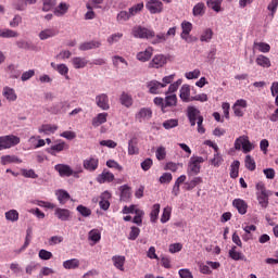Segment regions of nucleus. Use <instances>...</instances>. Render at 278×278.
Returning a JSON list of instances; mask_svg holds the SVG:
<instances>
[{"label": "nucleus", "mask_w": 278, "mask_h": 278, "mask_svg": "<svg viewBox=\"0 0 278 278\" xmlns=\"http://www.w3.org/2000/svg\"><path fill=\"white\" fill-rule=\"evenodd\" d=\"M147 88L150 94H160L162 92V88H164V85L157 80H151L147 83Z\"/></svg>", "instance_id": "nucleus-15"}, {"label": "nucleus", "mask_w": 278, "mask_h": 278, "mask_svg": "<svg viewBox=\"0 0 278 278\" xmlns=\"http://www.w3.org/2000/svg\"><path fill=\"white\" fill-rule=\"evenodd\" d=\"M54 170H58L60 177H73V168H71V165L58 164L54 166Z\"/></svg>", "instance_id": "nucleus-14"}, {"label": "nucleus", "mask_w": 278, "mask_h": 278, "mask_svg": "<svg viewBox=\"0 0 278 278\" xmlns=\"http://www.w3.org/2000/svg\"><path fill=\"white\" fill-rule=\"evenodd\" d=\"M239 173H240V161H233L230 165L231 179H238Z\"/></svg>", "instance_id": "nucleus-39"}, {"label": "nucleus", "mask_w": 278, "mask_h": 278, "mask_svg": "<svg viewBox=\"0 0 278 278\" xmlns=\"http://www.w3.org/2000/svg\"><path fill=\"white\" fill-rule=\"evenodd\" d=\"M153 56V48L148 47L144 51L138 52L136 58L139 62H149Z\"/></svg>", "instance_id": "nucleus-17"}, {"label": "nucleus", "mask_w": 278, "mask_h": 278, "mask_svg": "<svg viewBox=\"0 0 278 278\" xmlns=\"http://www.w3.org/2000/svg\"><path fill=\"white\" fill-rule=\"evenodd\" d=\"M210 163L212 166H215V168H218V166L223 164V156L218 152H216Z\"/></svg>", "instance_id": "nucleus-55"}, {"label": "nucleus", "mask_w": 278, "mask_h": 278, "mask_svg": "<svg viewBox=\"0 0 278 278\" xmlns=\"http://www.w3.org/2000/svg\"><path fill=\"white\" fill-rule=\"evenodd\" d=\"M236 151H243V153H251L253 151V144L249 140V136H240L235 140Z\"/></svg>", "instance_id": "nucleus-4"}, {"label": "nucleus", "mask_w": 278, "mask_h": 278, "mask_svg": "<svg viewBox=\"0 0 278 278\" xmlns=\"http://www.w3.org/2000/svg\"><path fill=\"white\" fill-rule=\"evenodd\" d=\"M16 144H21V138L17 136L7 135L0 137V151L12 149V147H16Z\"/></svg>", "instance_id": "nucleus-3"}, {"label": "nucleus", "mask_w": 278, "mask_h": 278, "mask_svg": "<svg viewBox=\"0 0 278 278\" xmlns=\"http://www.w3.org/2000/svg\"><path fill=\"white\" fill-rule=\"evenodd\" d=\"M5 218L11 223H16V220H18V211L10 210L9 212L5 213Z\"/></svg>", "instance_id": "nucleus-50"}, {"label": "nucleus", "mask_w": 278, "mask_h": 278, "mask_svg": "<svg viewBox=\"0 0 278 278\" xmlns=\"http://www.w3.org/2000/svg\"><path fill=\"white\" fill-rule=\"evenodd\" d=\"M54 216L59 220H62L63 223H66V222L71 220L72 213H71V210H68V208L55 207L54 208Z\"/></svg>", "instance_id": "nucleus-7"}, {"label": "nucleus", "mask_w": 278, "mask_h": 278, "mask_svg": "<svg viewBox=\"0 0 278 278\" xmlns=\"http://www.w3.org/2000/svg\"><path fill=\"white\" fill-rule=\"evenodd\" d=\"M71 4L66 2H61L58 7L54 8V16H64L68 12Z\"/></svg>", "instance_id": "nucleus-22"}, {"label": "nucleus", "mask_w": 278, "mask_h": 278, "mask_svg": "<svg viewBox=\"0 0 278 278\" xmlns=\"http://www.w3.org/2000/svg\"><path fill=\"white\" fill-rule=\"evenodd\" d=\"M112 262L117 270H125V256L115 255L112 257Z\"/></svg>", "instance_id": "nucleus-34"}, {"label": "nucleus", "mask_w": 278, "mask_h": 278, "mask_svg": "<svg viewBox=\"0 0 278 278\" xmlns=\"http://www.w3.org/2000/svg\"><path fill=\"white\" fill-rule=\"evenodd\" d=\"M166 64V56L163 54H156L149 63L150 68H162Z\"/></svg>", "instance_id": "nucleus-16"}, {"label": "nucleus", "mask_w": 278, "mask_h": 278, "mask_svg": "<svg viewBox=\"0 0 278 278\" xmlns=\"http://www.w3.org/2000/svg\"><path fill=\"white\" fill-rule=\"evenodd\" d=\"M233 207L238 210L239 214L244 215L247 214V210H249V204H247V201L242 199H235L232 201Z\"/></svg>", "instance_id": "nucleus-18"}, {"label": "nucleus", "mask_w": 278, "mask_h": 278, "mask_svg": "<svg viewBox=\"0 0 278 278\" xmlns=\"http://www.w3.org/2000/svg\"><path fill=\"white\" fill-rule=\"evenodd\" d=\"M64 149H68V144H66V142L63 141L54 146H51L49 153H51V155H55V153H60L64 151Z\"/></svg>", "instance_id": "nucleus-38"}, {"label": "nucleus", "mask_w": 278, "mask_h": 278, "mask_svg": "<svg viewBox=\"0 0 278 278\" xmlns=\"http://www.w3.org/2000/svg\"><path fill=\"white\" fill-rule=\"evenodd\" d=\"M179 125V121L178 119H167L163 123V127L164 129H173L175 127H177Z\"/></svg>", "instance_id": "nucleus-57"}, {"label": "nucleus", "mask_w": 278, "mask_h": 278, "mask_svg": "<svg viewBox=\"0 0 278 278\" xmlns=\"http://www.w3.org/2000/svg\"><path fill=\"white\" fill-rule=\"evenodd\" d=\"M56 71L60 75H63V77H65V79H70V77H68V66H66V64L56 65Z\"/></svg>", "instance_id": "nucleus-56"}, {"label": "nucleus", "mask_w": 278, "mask_h": 278, "mask_svg": "<svg viewBox=\"0 0 278 278\" xmlns=\"http://www.w3.org/2000/svg\"><path fill=\"white\" fill-rule=\"evenodd\" d=\"M254 47H257L261 53H269L270 52V45L266 42H254Z\"/></svg>", "instance_id": "nucleus-54"}, {"label": "nucleus", "mask_w": 278, "mask_h": 278, "mask_svg": "<svg viewBox=\"0 0 278 278\" xmlns=\"http://www.w3.org/2000/svg\"><path fill=\"white\" fill-rule=\"evenodd\" d=\"M203 162H205L203 156H192L187 168L188 176L192 177V175H199V173H201V164H203Z\"/></svg>", "instance_id": "nucleus-2"}, {"label": "nucleus", "mask_w": 278, "mask_h": 278, "mask_svg": "<svg viewBox=\"0 0 278 278\" xmlns=\"http://www.w3.org/2000/svg\"><path fill=\"white\" fill-rule=\"evenodd\" d=\"M277 8H278V0H271L270 3L267 5V10H269L271 17L275 16L277 13Z\"/></svg>", "instance_id": "nucleus-63"}, {"label": "nucleus", "mask_w": 278, "mask_h": 278, "mask_svg": "<svg viewBox=\"0 0 278 278\" xmlns=\"http://www.w3.org/2000/svg\"><path fill=\"white\" fill-rule=\"evenodd\" d=\"M213 37H214V31L212 30V28H206L202 33L200 40L201 42H210V40H212Z\"/></svg>", "instance_id": "nucleus-46"}, {"label": "nucleus", "mask_w": 278, "mask_h": 278, "mask_svg": "<svg viewBox=\"0 0 278 278\" xmlns=\"http://www.w3.org/2000/svg\"><path fill=\"white\" fill-rule=\"evenodd\" d=\"M131 18V15L129 13V11H121L117 16H116V21L118 23H125L127 21H129Z\"/></svg>", "instance_id": "nucleus-49"}, {"label": "nucleus", "mask_w": 278, "mask_h": 278, "mask_svg": "<svg viewBox=\"0 0 278 278\" xmlns=\"http://www.w3.org/2000/svg\"><path fill=\"white\" fill-rule=\"evenodd\" d=\"M101 47L100 41H87L79 46L80 51H90V49H99Z\"/></svg>", "instance_id": "nucleus-32"}, {"label": "nucleus", "mask_w": 278, "mask_h": 278, "mask_svg": "<svg viewBox=\"0 0 278 278\" xmlns=\"http://www.w3.org/2000/svg\"><path fill=\"white\" fill-rule=\"evenodd\" d=\"M13 7L18 12H24V10H27V4H26L25 0H17V1H15L13 3Z\"/></svg>", "instance_id": "nucleus-62"}, {"label": "nucleus", "mask_w": 278, "mask_h": 278, "mask_svg": "<svg viewBox=\"0 0 278 278\" xmlns=\"http://www.w3.org/2000/svg\"><path fill=\"white\" fill-rule=\"evenodd\" d=\"M132 36L135 38L151 40V38H153V29H149L142 26H135L132 28Z\"/></svg>", "instance_id": "nucleus-5"}, {"label": "nucleus", "mask_w": 278, "mask_h": 278, "mask_svg": "<svg viewBox=\"0 0 278 278\" xmlns=\"http://www.w3.org/2000/svg\"><path fill=\"white\" fill-rule=\"evenodd\" d=\"M96 105L100 108V110L108 111L110 110V97L106 93H100L96 97Z\"/></svg>", "instance_id": "nucleus-10"}, {"label": "nucleus", "mask_w": 278, "mask_h": 278, "mask_svg": "<svg viewBox=\"0 0 278 278\" xmlns=\"http://www.w3.org/2000/svg\"><path fill=\"white\" fill-rule=\"evenodd\" d=\"M199 184H203V178L194 177L191 181L185 184L186 190H194Z\"/></svg>", "instance_id": "nucleus-45"}, {"label": "nucleus", "mask_w": 278, "mask_h": 278, "mask_svg": "<svg viewBox=\"0 0 278 278\" xmlns=\"http://www.w3.org/2000/svg\"><path fill=\"white\" fill-rule=\"evenodd\" d=\"M173 212V208L170 206H166L163 210L162 216H161V223H168L170 220V214Z\"/></svg>", "instance_id": "nucleus-48"}, {"label": "nucleus", "mask_w": 278, "mask_h": 278, "mask_svg": "<svg viewBox=\"0 0 278 278\" xmlns=\"http://www.w3.org/2000/svg\"><path fill=\"white\" fill-rule=\"evenodd\" d=\"M119 102L122 105H124V108H131V105H134V98L127 92H122Z\"/></svg>", "instance_id": "nucleus-24"}, {"label": "nucleus", "mask_w": 278, "mask_h": 278, "mask_svg": "<svg viewBox=\"0 0 278 278\" xmlns=\"http://www.w3.org/2000/svg\"><path fill=\"white\" fill-rule=\"evenodd\" d=\"M103 123H108V113H99L92 118L93 127H100V125H103Z\"/></svg>", "instance_id": "nucleus-33"}, {"label": "nucleus", "mask_w": 278, "mask_h": 278, "mask_svg": "<svg viewBox=\"0 0 278 278\" xmlns=\"http://www.w3.org/2000/svg\"><path fill=\"white\" fill-rule=\"evenodd\" d=\"M23 161L16 155H3L1 156V164L5 166L8 164H21Z\"/></svg>", "instance_id": "nucleus-23"}, {"label": "nucleus", "mask_w": 278, "mask_h": 278, "mask_svg": "<svg viewBox=\"0 0 278 278\" xmlns=\"http://www.w3.org/2000/svg\"><path fill=\"white\" fill-rule=\"evenodd\" d=\"M192 14L193 16H203V14H205V3L203 2L197 3L193 7Z\"/></svg>", "instance_id": "nucleus-42"}, {"label": "nucleus", "mask_w": 278, "mask_h": 278, "mask_svg": "<svg viewBox=\"0 0 278 278\" xmlns=\"http://www.w3.org/2000/svg\"><path fill=\"white\" fill-rule=\"evenodd\" d=\"M140 236V228L132 226L128 236V240H136Z\"/></svg>", "instance_id": "nucleus-64"}, {"label": "nucleus", "mask_w": 278, "mask_h": 278, "mask_svg": "<svg viewBox=\"0 0 278 278\" xmlns=\"http://www.w3.org/2000/svg\"><path fill=\"white\" fill-rule=\"evenodd\" d=\"M55 194H56V197H58V201H59V203L61 204V205H65L67 202H68V200L71 199V194L70 193H67V191L66 190H58L56 192H55Z\"/></svg>", "instance_id": "nucleus-31"}, {"label": "nucleus", "mask_w": 278, "mask_h": 278, "mask_svg": "<svg viewBox=\"0 0 278 278\" xmlns=\"http://www.w3.org/2000/svg\"><path fill=\"white\" fill-rule=\"evenodd\" d=\"M237 249H238V248H237L236 245H233V247L229 250V252H228L229 257H230L231 260H233L235 262H240V260H241V261L247 260L245 256H244V254H242L241 252H237Z\"/></svg>", "instance_id": "nucleus-27"}, {"label": "nucleus", "mask_w": 278, "mask_h": 278, "mask_svg": "<svg viewBox=\"0 0 278 278\" xmlns=\"http://www.w3.org/2000/svg\"><path fill=\"white\" fill-rule=\"evenodd\" d=\"M187 116L189 118V123L191 127H194V125H197V121H199V116H202V115H201V111H199V109H197L195 106H188Z\"/></svg>", "instance_id": "nucleus-9"}, {"label": "nucleus", "mask_w": 278, "mask_h": 278, "mask_svg": "<svg viewBox=\"0 0 278 278\" xmlns=\"http://www.w3.org/2000/svg\"><path fill=\"white\" fill-rule=\"evenodd\" d=\"M166 40H168L166 33L155 35V30H153V36L150 38L151 45H162V42H166Z\"/></svg>", "instance_id": "nucleus-21"}, {"label": "nucleus", "mask_w": 278, "mask_h": 278, "mask_svg": "<svg viewBox=\"0 0 278 278\" xmlns=\"http://www.w3.org/2000/svg\"><path fill=\"white\" fill-rule=\"evenodd\" d=\"M220 3H223V0H207V5L214 12H220Z\"/></svg>", "instance_id": "nucleus-52"}, {"label": "nucleus", "mask_w": 278, "mask_h": 278, "mask_svg": "<svg viewBox=\"0 0 278 278\" xmlns=\"http://www.w3.org/2000/svg\"><path fill=\"white\" fill-rule=\"evenodd\" d=\"M72 64L74 68H86V66H88V60H86V58L76 56L72 59Z\"/></svg>", "instance_id": "nucleus-35"}, {"label": "nucleus", "mask_w": 278, "mask_h": 278, "mask_svg": "<svg viewBox=\"0 0 278 278\" xmlns=\"http://www.w3.org/2000/svg\"><path fill=\"white\" fill-rule=\"evenodd\" d=\"M58 131V126L50 125V124H43L39 128V134H46L49 136V134H55Z\"/></svg>", "instance_id": "nucleus-37"}, {"label": "nucleus", "mask_w": 278, "mask_h": 278, "mask_svg": "<svg viewBox=\"0 0 278 278\" xmlns=\"http://www.w3.org/2000/svg\"><path fill=\"white\" fill-rule=\"evenodd\" d=\"M142 10H144V2L132 5L131 8L128 9V13L130 14V17H131V16H136V14H140Z\"/></svg>", "instance_id": "nucleus-43"}, {"label": "nucleus", "mask_w": 278, "mask_h": 278, "mask_svg": "<svg viewBox=\"0 0 278 278\" xmlns=\"http://www.w3.org/2000/svg\"><path fill=\"white\" fill-rule=\"evenodd\" d=\"M42 3V12H51L53 8H55L56 0H41Z\"/></svg>", "instance_id": "nucleus-44"}, {"label": "nucleus", "mask_w": 278, "mask_h": 278, "mask_svg": "<svg viewBox=\"0 0 278 278\" xmlns=\"http://www.w3.org/2000/svg\"><path fill=\"white\" fill-rule=\"evenodd\" d=\"M77 212L79 213V214H81L85 218H88V216H91V214H92V211L90 210V208H88L87 206H84V205H78L77 206Z\"/></svg>", "instance_id": "nucleus-58"}, {"label": "nucleus", "mask_w": 278, "mask_h": 278, "mask_svg": "<svg viewBox=\"0 0 278 278\" xmlns=\"http://www.w3.org/2000/svg\"><path fill=\"white\" fill-rule=\"evenodd\" d=\"M181 29H182V33L180 35V38H182V40H188V36H190V31H192V23L184 21L181 23Z\"/></svg>", "instance_id": "nucleus-26"}, {"label": "nucleus", "mask_w": 278, "mask_h": 278, "mask_svg": "<svg viewBox=\"0 0 278 278\" xmlns=\"http://www.w3.org/2000/svg\"><path fill=\"white\" fill-rule=\"evenodd\" d=\"M159 216H160V204H154L150 213L151 223H156Z\"/></svg>", "instance_id": "nucleus-47"}, {"label": "nucleus", "mask_w": 278, "mask_h": 278, "mask_svg": "<svg viewBox=\"0 0 278 278\" xmlns=\"http://www.w3.org/2000/svg\"><path fill=\"white\" fill-rule=\"evenodd\" d=\"M83 166L85 170H88L89 173H94L97 168H99V159L97 157H88L84 160Z\"/></svg>", "instance_id": "nucleus-12"}, {"label": "nucleus", "mask_w": 278, "mask_h": 278, "mask_svg": "<svg viewBox=\"0 0 278 278\" xmlns=\"http://www.w3.org/2000/svg\"><path fill=\"white\" fill-rule=\"evenodd\" d=\"M68 110H71V102L63 101V102H60V103L53 105L50 109V112H52V114H66V112H68Z\"/></svg>", "instance_id": "nucleus-11"}, {"label": "nucleus", "mask_w": 278, "mask_h": 278, "mask_svg": "<svg viewBox=\"0 0 278 278\" xmlns=\"http://www.w3.org/2000/svg\"><path fill=\"white\" fill-rule=\"evenodd\" d=\"M136 216L132 219V223H135V225H142V217L144 216V211L137 208L135 211Z\"/></svg>", "instance_id": "nucleus-53"}, {"label": "nucleus", "mask_w": 278, "mask_h": 278, "mask_svg": "<svg viewBox=\"0 0 278 278\" xmlns=\"http://www.w3.org/2000/svg\"><path fill=\"white\" fill-rule=\"evenodd\" d=\"M153 116V111L149 108H142L139 112L135 115L136 121L142 123V121H149Z\"/></svg>", "instance_id": "nucleus-13"}, {"label": "nucleus", "mask_w": 278, "mask_h": 278, "mask_svg": "<svg viewBox=\"0 0 278 278\" xmlns=\"http://www.w3.org/2000/svg\"><path fill=\"white\" fill-rule=\"evenodd\" d=\"M121 190V201H124L125 203L129 202L131 199V187L127 185H123L119 187Z\"/></svg>", "instance_id": "nucleus-20"}, {"label": "nucleus", "mask_w": 278, "mask_h": 278, "mask_svg": "<svg viewBox=\"0 0 278 278\" xmlns=\"http://www.w3.org/2000/svg\"><path fill=\"white\" fill-rule=\"evenodd\" d=\"M79 258H71L63 262V268H65V270H75L79 268Z\"/></svg>", "instance_id": "nucleus-29"}, {"label": "nucleus", "mask_w": 278, "mask_h": 278, "mask_svg": "<svg viewBox=\"0 0 278 278\" xmlns=\"http://www.w3.org/2000/svg\"><path fill=\"white\" fill-rule=\"evenodd\" d=\"M2 94L7 99V101H16V99H18V96H16V91L10 87H4Z\"/></svg>", "instance_id": "nucleus-28"}, {"label": "nucleus", "mask_w": 278, "mask_h": 278, "mask_svg": "<svg viewBox=\"0 0 278 278\" xmlns=\"http://www.w3.org/2000/svg\"><path fill=\"white\" fill-rule=\"evenodd\" d=\"M0 38H18V33L10 28L0 29Z\"/></svg>", "instance_id": "nucleus-41"}, {"label": "nucleus", "mask_w": 278, "mask_h": 278, "mask_svg": "<svg viewBox=\"0 0 278 278\" xmlns=\"http://www.w3.org/2000/svg\"><path fill=\"white\" fill-rule=\"evenodd\" d=\"M168 108H177V94L165 97V110H168Z\"/></svg>", "instance_id": "nucleus-40"}, {"label": "nucleus", "mask_w": 278, "mask_h": 278, "mask_svg": "<svg viewBox=\"0 0 278 278\" xmlns=\"http://www.w3.org/2000/svg\"><path fill=\"white\" fill-rule=\"evenodd\" d=\"M146 8L150 14H161L164 11V3L160 0H148Z\"/></svg>", "instance_id": "nucleus-6"}, {"label": "nucleus", "mask_w": 278, "mask_h": 278, "mask_svg": "<svg viewBox=\"0 0 278 278\" xmlns=\"http://www.w3.org/2000/svg\"><path fill=\"white\" fill-rule=\"evenodd\" d=\"M245 168H248V170H255L256 168L255 160H253L251 155L245 156Z\"/></svg>", "instance_id": "nucleus-60"}, {"label": "nucleus", "mask_w": 278, "mask_h": 278, "mask_svg": "<svg viewBox=\"0 0 278 278\" xmlns=\"http://www.w3.org/2000/svg\"><path fill=\"white\" fill-rule=\"evenodd\" d=\"M114 179V174L110 172V169H103L102 173L97 176L96 181L98 184H112Z\"/></svg>", "instance_id": "nucleus-8"}, {"label": "nucleus", "mask_w": 278, "mask_h": 278, "mask_svg": "<svg viewBox=\"0 0 278 278\" xmlns=\"http://www.w3.org/2000/svg\"><path fill=\"white\" fill-rule=\"evenodd\" d=\"M140 150L138 149V139L132 138L128 141V155H138Z\"/></svg>", "instance_id": "nucleus-25"}, {"label": "nucleus", "mask_w": 278, "mask_h": 278, "mask_svg": "<svg viewBox=\"0 0 278 278\" xmlns=\"http://www.w3.org/2000/svg\"><path fill=\"white\" fill-rule=\"evenodd\" d=\"M179 97L184 103L192 102V96H190V85H182Z\"/></svg>", "instance_id": "nucleus-19"}, {"label": "nucleus", "mask_w": 278, "mask_h": 278, "mask_svg": "<svg viewBox=\"0 0 278 278\" xmlns=\"http://www.w3.org/2000/svg\"><path fill=\"white\" fill-rule=\"evenodd\" d=\"M153 101H154V104L161 108V111L163 112V114H166V112H168V109H165V100H163V98L156 97L154 98Z\"/></svg>", "instance_id": "nucleus-61"}, {"label": "nucleus", "mask_w": 278, "mask_h": 278, "mask_svg": "<svg viewBox=\"0 0 278 278\" xmlns=\"http://www.w3.org/2000/svg\"><path fill=\"white\" fill-rule=\"evenodd\" d=\"M256 64L257 66H262L263 68H270L271 66L270 59H268V56L264 54H260L256 58Z\"/></svg>", "instance_id": "nucleus-36"}, {"label": "nucleus", "mask_w": 278, "mask_h": 278, "mask_svg": "<svg viewBox=\"0 0 278 278\" xmlns=\"http://www.w3.org/2000/svg\"><path fill=\"white\" fill-rule=\"evenodd\" d=\"M54 36H58V30L54 28H47L39 33L40 40H48V38H53Z\"/></svg>", "instance_id": "nucleus-30"}, {"label": "nucleus", "mask_w": 278, "mask_h": 278, "mask_svg": "<svg viewBox=\"0 0 278 278\" xmlns=\"http://www.w3.org/2000/svg\"><path fill=\"white\" fill-rule=\"evenodd\" d=\"M256 188V201L261 210H266L270 204V197H273V191L266 189V185L263 181H258L255 185Z\"/></svg>", "instance_id": "nucleus-1"}, {"label": "nucleus", "mask_w": 278, "mask_h": 278, "mask_svg": "<svg viewBox=\"0 0 278 278\" xmlns=\"http://www.w3.org/2000/svg\"><path fill=\"white\" fill-rule=\"evenodd\" d=\"M89 240L91 242H99L101 240V231L99 229H92L89 231Z\"/></svg>", "instance_id": "nucleus-51"}, {"label": "nucleus", "mask_w": 278, "mask_h": 278, "mask_svg": "<svg viewBox=\"0 0 278 278\" xmlns=\"http://www.w3.org/2000/svg\"><path fill=\"white\" fill-rule=\"evenodd\" d=\"M155 155H156V160H159V162H162V160H166V148L159 147L156 149Z\"/></svg>", "instance_id": "nucleus-59"}]
</instances>
